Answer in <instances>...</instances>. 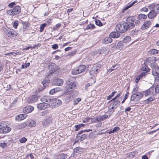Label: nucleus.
<instances>
[{
	"label": "nucleus",
	"instance_id": "f704fd0d",
	"mask_svg": "<svg viewBox=\"0 0 159 159\" xmlns=\"http://www.w3.org/2000/svg\"><path fill=\"white\" fill-rule=\"evenodd\" d=\"M124 47V43L121 41L119 42L116 46V48L119 49H123Z\"/></svg>",
	"mask_w": 159,
	"mask_h": 159
},
{
	"label": "nucleus",
	"instance_id": "09e8293b",
	"mask_svg": "<svg viewBox=\"0 0 159 159\" xmlns=\"http://www.w3.org/2000/svg\"><path fill=\"white\" fill-rule=\"evenodd\" d=\"M119 66V65L118 64L115 65L114 66H113L111 69H110L109 70H111V72L112 71L114 70L117 69V68H118Z\"/></svg>",
	"mask_w": 159,
	"mask_h": 159
},
{
	"label": "nucleus",
	"instance_id": "c85d7f7f",
	"mask_svg": "<svg viewBox=\"0 0 159 159\" xmlns=\"http://www.w3.org/2000/svg\"><path fill=\"white\" fill-rule=\"evenodd\" d=\"M27 116V114L25 113L24 114H21L19 115L16 118V120L20 121L21 120L24 119Z\"/></svg>",
	"mask_w": 159,
	"mask_h": 159
},
{
	"label": "nucleus",
	"instance_id": "9b49d317",
	"mask_svg": "<svg viewBox=\"0 0 159 159\" xmlns=\"http://www.w3.org/2000/svg\"><path fill=\"white\" fill-rule=\"evenodd\" d=\"M50 107V104L47 103H41L37 105V107L39 109L43 110Z\"/></svg>",
	"mask_w": 159,
	"mask_h": 159
},
{
	"label": "nucleus",
	"instance_id": "79ce46f5",
	"mask_svg": "<svg viewBox=\"0 0 159 159\" xmlns=\"http://www.w3.org/2000/svg\"><path fill=\"white\" fill-rule=\"evenodd\" d=\"M141 70L143 71H146V72H148L150 71V69L146 65H144L141 68Z\"/></svg>",
	"mask_w": 159,
	"mask_h": 159
},
{
	"label": "nucleus",
	"instance_id": "e2e57ef3",
	"mask_svg": "<svg viewBox=\"0 0 159 159\" xmlns=\"http://www.w3.org/2000/svg\"><path fill=\"white\" fill-rule=\"evenodd\" d=\"M130 7H131L130 6V3H129L127 5H126V6L125 7H124V8L123 10L124 11H125L127 10V9H128Z\"/></svg>",
	"mask_w": 159,
	"mask_h": 159
},
{
	"label": "nucleus",
	"instance_id": "774afa93",
	"mask_svg": "<svg viewBox=\"0 0 159 159\" xmlns=\"http://www.w3.org/2000/svg\"><path fill=\"white\" fill-rule=\"evenodd\" d=\"M147 74V72H142L139 76L141 78H142L143 76H145Z\"/></svg>",
	"mask_w": 159,
	"mask_h": 159
},
{
	"label": "nucleus",
	"instance_id": "f3484780",
	"mask_svg": "<svg viewBox=\"0 0 159 159\" xmlns=\"http://www.w3.org/2000/svg\"><path fill=\"white\" fill-rule=\"evenodd\" d=\"M145 96L152 95L154 94V87H152L144 92Z\"/></svg>",
	"mask_w": 159,
	"mask_h": 159
},
{
	"label": "nucleus",
	"instance_id": "864d4df0",
	"mask_svg": "<svg viewBox=\"0 0 159 159\" xmlns=\"http://www.w3.org/2000/svg\"><path fill=\"white\" fill-rule=\"evenodd\" d=\"M81 100V99L80 98H78L74 100L73 101V104L74 105H77L78 103Z\"/></svg>",
	"mask_w": 159,
	"mask_h": 159
},
{
	"label": "nucleus",
	"instance_id": "412c9836",
	"mask_svg": "<svg viewBox=\"0 0 159 159\" xmlns=\"http://www.w3.org/2000/svg\"><path fill=\"white\" fill-rule=\"evenodd\" d=\"M87 137V136L86 134H82L81 136H76L75 143L79 140H80V141H82L86 139Z\"/></svg>",
	"mask_w": 159,
	"mask_h": 159
},
{
	"label": "nucleus",
	"instance_id": "f03ea898",
	"mask_svg": "<svg viewBox=\"0 0 159 159\" xmlns=\"http://www.w3.org/2000/svg\"><path fill=\"white\" fill-rule=\"evenodd\" d=\"M75 91H72L71 92L67 91L65 93L64 98L66 103L68 102L72 101L74 98L76 97L75 94Z\"/></svg>",
	"mask_w": 159,
	"mask_h": 159
},
{
	"label": "nucleus",
	"instance_id": "37998d69",
	"mask_svg": "<svg viewBox=\"0 0 159 159\" xmlns=\"http://www.w3.org/2000/svg\"><path fill=\"white\" fill-rule=\"evenodd\" d=\"M120 129L119 127H115L112 130H111V131H110L108 132L109 134H110L112 133H114L118 130Z\"/></svg>",
	"mask_w": 159,
	"mask_h": 159
},
{
	"label": "nucleus",
	"instance_id": "c9c22d12",
	"mask_svg": "<svg viewBox=\"0 0 159 159\" xmlns=\"http://www.w3.org/2000/svg\"><path fill=\"white\" fill-rule=\"evenodd\" d=\"M8 123L7 121H2L0 122V128H2L4 127H6L8 126Z\"/></svg>",
	"mask_w": 159,
	"mask_h": 159
},
{
	"label": "nucleus",
	"instance_id": "0eeeda50",
	"mask_svg": "<svg viewBox=\"0 0 159 159\" xmlns=\"http://www.w3.org/2000/svg\"><path fill=\"white\" fill-rule=\"evenodd\" d=\"M100 66L98 65H95L91 68L89 72L90 75H95L98 73V70L100 69Z\"/></svg>",
	"mask_w": 159,
	"mask_h": 159
},
{
	"label": "nucleus",
	"instance_id": "0e129e2a",
	"mask_svg": "<svg viewBox=\"0 0 159 159\" xmlns=\"http://www.w3.org/2000/svg\"><path fill=\"white\" fill-rule=\"evenodd\" d=\"M130 7H131L130 6V3H129L127 5H126V6L125 7H124V8L123 10L124 11H125L127 10V9H128Z\"/></svg>",
	"mask_w": 159,
	"mask_h": 159
},
{
	"label": "nucleus",
	"instance_id": "4be33fe9",
	"mask_svg": "<svg viewBox=\"0 0 159 159\" xmlns=\"http://www.w3.org/2000/svg\"><path fill=\"white\" fill-rule=\"evenodd\" d=\"M151 24V22L150 20H147L145 21L142 26V29L144 30L149 28Z\"/></svg>",
	"mask_w": 159,
	"mask_h": 159
},
{
	"label": "nucleus",
	"instance_id": "c03bdc74",
	"mask_svg": "<svg viewBox=\"0 0 159 159\" xmlns=\"http://www.w3.org/2000/svg\"><path fill=\"white\" fill-rule=\"evenodd\" d=\"M0 146L2 148H5L7 146V144L3 141H0Z\"/></svg>",
	"mask_w": 159,
	"mask_h": 159
},
{
	"label": "nucleus",
	"instance_id": "423d86ee",
	"mask_svg": "<svg viewBox=\"0 0 159 159\" xmlns=\"http://www.w3.org/2000/svg\"><path fill=\"white\" fill-rule=\"evenodd\" d=\"M61 101L58 99L56 98H53L52 99H51V101L49 104H50V107H57L59 106L61 104Z\"/></svg>",
	"mask_w": 159,
	"mask_h": 159
},
{
	"label": "nucleus",
	"instance_id": "58836bf2",
	"mask_svg": "<svg viewBox=\"0 0 159 159\" xmlns=\"http://www.w3.org/2000/svg\"><path fill=\"white\" fill-rule=\"evenodd\" d=\"M154 98L153 97H149L148 98H147V99L144 101V102L145 103H146V104H148L149 102L153 101L154 100Z\"/></svg>",
	"mask_w": 159,
	"mask_h": 159
},
{
	"label": "nucleus",
	"instance_id": "f257e3e1",
	"mask_svg": "<svg viewBox=\"0 0 159 159\" xmlns=\"http://www.w3.org/2000/svg\"><path fill=\"white\" fill-rule=\"evenodd\" d=\"M132 19L131 17H128L126 19V22H124L116 25V31L119 30V32L122 33L133 28L134 27L135 25L132 22L134 20H132Z\"/></svg>",
	"mask_w": 159,
	"mask_h": 159
},
{
	"label": "nucleus",
	"instance_id": "338daca9",
	"mask_svg": "<svg viewBox=\"0 0 159 159\" xmlns=\"http://www.w3.org/2000/svg\"><path fill=\"white\" fill-rule=\"evenodd\" d=\"M155 76V81L159 83V75H154Z\"/></svg>",
	"mask_w": 159,
	"mask_h": 159
},
{
	"label": "nucleus",
	"instance_id": "dca6fc26",
	"mask_svg": "<svg viewBox=\"0 0 159 159\" xmlns=\"http://www.w3.org/2000/svg\"><path fill=\"white\" fill-rule=\"evenodd\" d=\"M67 89L68 91H72L71 90L72 89L75 87V83L74 82H70L69 81V83H67Z\"/></svg>",
	"mask_w": 159,
	"mask_h": 159
},
{
	"label": "nucleus",
	"instance_id": "a211bd4d",
	"mask_svg": "<svg viewBox=\"0 0 159 159\" xmlns=\"http://www.w3.org/2000/svg\"><path fill=\"white\" fill-rule=\"evenodd\" d=\"M34 109L33 107L30 106H28L25 107L23 109V112L27 114L31 112Z\"/></svg>",
	"mask_w": 159,
	"mask_h": 159
},
{
	"label": "nucleus",
	"instance_id": "4468645a",
	"mask_svg": "<svg viewBox=\"0 0 159 159\" xmlns=\"http://www.w3.org/2000/svg\"><path fill=\"white\" fill-rule=\"evenodd\" d=\"M120 103L119 100H116L113 101L109 106L110 108L111 109H114L117 108Z\"/></svg>",
	"mask_w": 159,
	"mask_h": 159
},
{
	"label": "nucleus",
	"instance_id": "a878e982",
	"mask_svg": "<svg viewBox=\"0 0 159 159\" xmlns=\"http://www.w3.org/2000/svg\"><path fill=\"white\" fill-rule=\"evenodd\" d=\"M40 100L43 102L42 103H49L50 101H51V99H50L49 97L47 96H45L42 97L40 98Z\"/></svg>",
	"mask_w": 159,
	"mask_h": 159
},
{
	"label": "nucleus",
	"instance_id": "13d9d810",
	"mask_svg": "<svg viewBox=\"0 0 159 159\" xmlns=\"http://www.w3.org/2000/svg\"><path fill=\"white\" fill-rule=\"evenodd\" d=\"M155 10L156 11H157L158 13H159V4H156L154 8L153 9Z\"/></svg>",
	"mask_w": 159,
	"mask_h": 159
},
{
	"label": "nucleus",
	"instance_id": "f8f14e48",
	"mask_svg": "<svg viewBox=\"0 0 159 159\" xmlns=\"http://www.w3.org/2000/svg\"><path fill=\"white\" fill-rule=\"evenodd\" d=\"M49 69L52 72H54L57 71L59 67L54 63H52L50 64L48 66Z\"/></svg>",
	"mask_w": 159,
	"mask_h": 159
},
{
	"label": "nucleus",
	"instance_id": "72a5a7b5",
	"mask_svg": "<svg viewBox=\"0 0 159 159\" xmlns=\"http://www.w3.org/2000/svg\"><path fill=\"white\" fill-rule=\"evenodd\" d=\"M159 51L156 49H153L150 50L148 52L149 54L152 55L157 54L158 52Z\"/></svg>",
	"mask_w": 159,
	"mask_h": 159
},
{
	"label": "nucleus",
	"instance_id": "69168bd1",
	"mask_svg": "<svg viewBox=\"0 0 159 159\" xmlns=\"http://www.w3.org/2000/svg\"><path fill=\"white\" fill-rule=\"evenodd\" d=\"M27 140V139L23 137L20 139V141L21 143H25Z\"/></svg>",
	"mask_w": 159,
	"mask_h": 159
},
{
	"label": "nucleus",
	"instance_id": "ea45409f",
	"mask_svg": "<svg viewBox=\"0 0 159 159\" xmlns=\"http://www.w3.org/2000/svg\"><path fill=\"white\" fill-rule=\"evenodd\" d=\"M95 28V26L93 24H90L87 26L86 29L87 30H94Z\"/></svg>",
	"mask_w": 159,
	"mask_h": 159
},
{
	"label": "nucleus",
	"instance_id": "49530a36",
	"mask_svg": "<svg viewBox=\"0 0 159 159\" xmlns=\"http://www.w3.org/2000/svg\"><path fill=\"white\" fill-rule=\"evenodd\" d=\"M46 25L47 24L45 23H43L40 25V32H42L43 31L44 28L46 26Z\"/></svg>",
	"mask_w": 159,
	"mask_h": 159
},
{
	"label": "nucleus",
	"instance_id": "393cba45",
	"mask_svg": "<svg viewBox=\"0 0 159 159\" xmlns=\"http://www.w3.org/2000/svg\"><path fill=\"white\" fill-rule=\"evenodd\" d=\"M61 90L62 89L61 88L57 87L51 89L49 91V93L51 95H53L55 93L61 91Z\"/></svg>",
	"mask_w": 159,
	"mask_h": 159
},
{
	"label": "nucleus",
	"instance_id": "e433bc0d",
	"mask_svg": "<svg viewBox=\"0 0 159 159\" xmlns=\"http://www.w3.org/2000/svg\"><path fill=\"white\" fill-rule=\"evenodd\" d=\"M58 155L59 159H65L67 157L66 154L63 153L59 154Z\"/></svg>",
	"mask_w": 159,
	"mask_h": 159
},
{
	"label": "nucleus",
	"instance_id": "a19ab883",
	"mask_svg": "<svg viewBox=\"0 0 159 159\" xmlns=\"http://www.w3.org/2000/svg\"><path fill=\"white\" fill-rule=\"evenodd\" d=\"M138 89L139 87L137 85H135L134 86L132 90V94H134L138 93Z\"/></svg>",
	"mask_w": 159,
	"mask_h": 159
},
{
	"label": "nucleus",
	"instance_id": "2f4dec72",
	"mask_svg": "<svg viewBox=\"0 0 159 159\" xmlns=\"http://www.w3.org/2000/svg\"><path fill=\"white\" fill-rule=\"evenodd\" d=\"M84 151V149L80 147H78L74 149V152L78 153L81 154Z\"/></svg>",
	"mask_w": 159,
	"mask_h": 159
},
{
	"label": "nucleus",
	"instance_id": "39448f33",
	"mask_svg": "<svg viewBox=\"0 0 159 159\" xmlns=\"http://www.w3.org/2000/svg\"><path fill=\"white\" fill-rule=\"evenodd\" d=\"M143 96V94L141 92L132 94L130 97V101L136 102L139 100Z\"/></svg>",
	"mask_w": 159,
	"mask_h": 159
},
{
	"label": "nucleus",
	"instance_id": "4d7b16f0",
	"mask_svg": "<svg viewBox=\"0 0 159 159\" xmlns=\"http://www.w3.org/2000/svg\"><path fill=\"white\" fill-rule=\"evenodd\" d=\"M18 21L17 20H16L14 22L13 24V26L14 28L16 29L18 25Z\"/></svg>",
	"mask_w": 159,
	"mask_h": 159
},
{
	"label": "nucleus",
	"instance_id": "de8ad7c7",
	"mask_svg": "<svg viewBox=\"0 0 159 159\" xmlns=\"http://www.w3.org/2000/svg\"><path fill=\"white\" fill-rule=\"evenodd\" d=\"M116 93V91H115L113 92L111 95L107 96V99L108 100L110 99L113 97L114 96L115 94Z\"/></svg>",
	"mask_w": 159,
	"mask_h": 159
},
{
	"label": "nucleus",
	"instance_id": "5701e85b",
	"mask_svg": "<svg viewBox=\"0 0 159 159\" xmlns=\"http://www.w3.org/2000/svg\"><path fill=\"white\" fill-rule=\"evenodd\" d=\"M120 34L119 32V30H117L116 32H113L111 33L109 36L111 38H118L120 36Z\"/></svg>",
	"mask_w": 159,
	"mask_h": 159
},
{
	"label": "nucleus",
	"instance_id": "cd10ccee",
	"mask_svg": "<svg viewBox=\"0 0 159 159\" xmlns=\"http://www.w3.org/2000/svg\"><path fill=\"white\" fill-rule=\"evenodd\" d=\"M139 30L136 27L135 29L132 30L130 31V35L133 37H135L137 36L139 32Z\"/></svg>",
	"mask_w": 159,
	"mask_h": 159
},
{
	"label": "nucleus",
	"instance_id": "8fccbe9b",
	"mask_svg": "<svg viewBox=\"0 0 159 159\" xmlns=\"http://www.w3.org/2000/svg\"><path fill=\"white\" fill-rule=\"evenodd\" d=\"M156 93H159V84H157L155 87H154V92Z\"/></svg>",
	"mask_w": 159,
	"mask_h": 159
},
{
	"label": "nucleus",
	"instance_id": "ddd939ff",
	"mask_svg": "<svg viewBox=\"0 0 159 159\" xmlns=\"http://www.w3.org/2000/svg\"><path fill=\"white\" fill-rule=\"evenodd\" d=\"M158 14L157 11H156L155 10H152L150 11L147 15L148 18L153 19L156 17Z\"/></svg>",
	"mask_w": 159,
	"mask_h": 159
},
{
	"label": "nucleus",
	"instance_id": "20e7f679",
	"mask_svg": "<svg viewBox=\"0 0 159 159\" xmlns=\"http://www.w3.org/2000/svg\"><path fill=\"white\" fill-rule=\"evenodd\" d=\"M86 67L84 65H80L78 67L72 70L71 71L72 74L76 75L83 72L85 70Z\"/></svg>",
	"mask_w": 159,
	"mask_h": 159
},
{
	"label": "nucleus",
	"instance_id": "5fc2aeb1",
	"mask_svg": "<svg viewBox=\"0 0 159 159\" xmlns=\"http://www.w3.org/2000/svg\"><path fill=\"white\" fill-rule=\"evenodd\" d=\"M92 85V84L91 83H89L86 84L85 86V90L87 91L88 90L89 87L91 86Z\"/></svg>",
	"mask_w": 159,
	"mask_h": 159
},
{
	"label": "nucleus",
	"instance_id": "2eb2a0df",
	"mask_svg": "<svg viewBox=\"0 0 159 159\" xmlns=\"http://www.w3.org/2000/svg\"><path fill=\"white\" fill-rule=\"evenodd\" d=\"M64 81L63 79L60 78L55 79L53 82L52 84L58 86H61L63 85Z\"/></svg>",
	"mask_w": 159,
	"mask_h": 159
},
{
	"label": "nucleus",
	"instance_id": "680f3d73",
	"mask_svg": "<svg viewBox=\"0 0 159 159\" xmlns=\"http://www.w3.org/2000/svg\"><path fill=\"white\" fill-rule=\"evenodd\" d=\"M52 47L53 49H56L58 48L59 46L57 44H54L52 45Z\"/></svg>",
	"mask_w": 159,
	"mask_h": 159
},
{
	"label": "nucleus",
	"instance_id": "7ed1b4c3",
	"mask_svg": "<svg viewBox=\"0 0 159 159\" xmlns=\"http://www.w3.org/2000/svg\"><path fill=\"white\" fill-rule=\"evenodd\" d=\"M21 8L19 5L14 6L13 8L7 11V13L11 16H15L17 15L21 12Z\"/></svg>",
	"mask_w": 159,
	"mask_h": 159
},
{
	"label": "nucleus",
	"instance_id": "c756f323",
	"mask_svg": "<svg viewBox=\"0 0 159 159\" xmlns=\"http://www.w3.org/2000/svg\"><path fill=\"white\" fill-rule=\"evenodd\" d=\"M147 18V16L143 14H139L137 17L138 19L141 21H144Z\"/></svg>",
	"mask_w": 159,
	"mask_h": 159
},
{
	"label": "nucleus",
	"instance_id": "aec40b11",
	"mask_svg": "<svg viewBox=\"0 0 159 159\" xmlns=\"http://www.w3.org/2000/svg\"><path fill=\"white\" fill-rule=\"evenodd\" d=\"M11 128L8 126L6 127L0 128V133L6 134L9 132L11 130Z\"/></svg>",
	"mask_w": 159,
	"mask_h": 159
},
{
	"label": "nucleus",
	"instance_id": "6e6d98bb",
	"mask_svg": "<svg viewBox=\"0 0 159 159\" xmlns=\"http://www.w3.org/2000/svg\"><path fill=\"white\" fill-rule=\"evenodd\" d=\"M16 6V3L15 2H13L10 3L8 5V6L10 8H13L14 6Z\"/></svg>",
	"mask_w": 159,
	"mask_h": 159
},
{
	"label": "nucleus",
	"instance_id": "603ef678",
	"mask_svg": "<svg viewBox=\"0 0 159 159\" xmlns=\"http://www.w3.org/2000/svg\"><path fill=\"white\" fill-rule=\"evenodd\" d=\"M129 94V93L128 92H126L123 101L121 102L122 103H123L125 102V100L128 98Z\"/></svg>",
	"mask_w": 159,
	"mask_h": 159
},
{
	"label": "nucleus",
	"instance_id": "4c0bfd02",
	"mask_svg": "<svg viewBox=\"0 0 159 159\" xmlns=\"http://www.w3.org/2000/svg\"><path fill=\"white\" fill-rule=\"evenodd\" d=\"M98 117L100 121H102L104 120L109 118L108 116L106 114L102 116H98Z\"/></svg>",
	"mask_w": 159,
	"mask_h": 159
},
{
	"label": "nucleus",
	"instance_id": "1a4fd4ad",
	"mask_svg": "<svg viewBox=\"0 0 159 159\" xmlns=\"http://www.w3.org/2000/svg\"><path fill=\"white\" fill-rule=\"evenodd\" d=\"M40 97L38 94L33 95L27 98L28 102L30 103H33L38 101Z\"/></svg>",
	"mask_w": 159,
	"mask_h": 159
},
{
	"label": "nucleus",
	"instance_id": "9d476101",
	"mask_svg": "<svg viewBox=\"0 0 159 159\" xmlns=\"http://www.w3.org/2000/svg\"><path fill=\"white\" fill-rule=\"evenodd\" d=\"M6 34L8 37H15L17 35V33L13 29H8L6 31Z\"/></svg>",
	"mask_w": 159,
	"mask_h": 159
},
{
	"label": "nucleus",
	"instance_id": "6ab92c4d",
	"mask_svg": "<svg viewBox=\"0 0 159 159\" xmlns=\"http://www.w3.org/2000/svg\"><path fill=\"white\" fill-rule=\"evenodd\" d=\"M52 122V118L49 116H47L45 120H44L43 122V125L46 126H47L49 124L51 123Z\"/></svg>",
	"mask_w": 159,
	"mask_h": 159
},
{
	"label": "nucleus",
	"instance_id": "b1692460",
	"mask_svg": "<svg viewBox=\"0 0 159 159\" xmlns=\"http://www.w3.org/2000/svg\"><path fill=\"white\" fill-rule=\"evenodd\" d=\"M49 77L48 76L46 77L42 82V83L45 87L48 86V84L50 83Z\"/></svg>",
	"mask_w": 159,
	"mask_h": 159
},
{
	"label": "nucleus",
	"instance_id": "a18cd8bd",
	"mask_svg": "<svg viewBox=\"0 0 159 159\" xmlns=\"http://www.w3.org/2000/svg\"><path fill=\"white\" fill-rule=\"evenodd\" d=\"M131 37L130 36H126L123 39V42L124 43H126L128 41H130L131 40Z\"/></svg>",
	"mask_w": 159,
	"mask_h": 159
},
{
	"label": "nucleus",
	"instance_id": "bf43d9fd",
	"mask_svg": "<svg viewBox=\"0 0 159 159\" xmlns=\"http://www.w3.org/2000/svg\"><path fill=\"white\" fill-rule=\"evenodd\" d=\"M30 63L29 62H28L27 63V64H23L22 65L21 67L22 68H26L27 67H28L30 65Z\"/></svg>",
	"mask_w": 159,
	"mask_h": 159
},
{
	"label": "nucleus",
	"instance_id": "3c124183",
	"mask_svg": "<svg viewBox=\"0 0 159 159\" xmlns=\"http://www.w3.org/2000/svg\"><path fill=\"white\" fill-rule=\"evenodd\" d=\"M95 24L99 26H102V23L101 22L100 20H95Z\"/></svg>",
	"mask_w": 159,
	"mask_h": 159
},
{
	"label": "nucleus",
	"instance_id": "052dcab7",
	"mask_svg": "<svg viewBox=\"0 0 159 159\" xmlns=\"http://www.w3.org/2000/svg\"><path fill=\"white\" fill-rule=\"evenodd\" d=\"M76 50H75L70 52L68 54V55L70 56H73L74 55L76 52Z\"/></svg>",
	"mask_w": 159,
	"mask_h": 159
},
{
	"label": "nucleus",
	"instance_id": "7c9ffc66",
	"mask_svg": "<svg viewBox=\"0 0 159 159\" xmlns=\"http://www.w3.org/2000/svg\"><path fill=\"white\" fill-rule=\"evenodd\" d=\"M28 126L30 127H34L36 125V122L34 120H29L27 122Z\"/></svg>",
	"mask_w": 159,
	"mask_h": 159
},
{
	"label": "nucleus",
	"instance_id": "473e14b6",
	"mask_svg": "<svg viewBox=\"0 0 159 159\" xmlns=\"http://www.w3.org/2000/svg\"><path fill=\"white\" fill-rule=\"evenodd\" d=\"M90 123H93L100 121L98 116L90 118Z\"/></svg>",
	"mask_w": 159,
	"mask_h": 159
},
{
	"label": "nucleus",
	"instance_id": "6e6552de",
	"mask_svg": "<svg viewBox=\"0 0 159 159\" xmlns=\"http://www.w3.org/2000/svg\"><path fill=\"white\" fill-rule=\"evenodd\" d=\"M151 66L152 68V73L153 75H159V67L155 64L151 63Z\"/></svg>",
	"mask_w": 159,
	"mask_h": 159
},
{
	"label": "nucleus",
	"instance_id": "bb28decb",
	"mask_svg": "<svg viewBox=\"0 0 159 159\" xmlns=\"http://www.w3.org/2000/svg\"><path fill=\"white\" fill-rule=\"evenodd\" d=\"M112 41V39L110 37H107L105 38L103 40V43L104 44H108Z\"/></svg>",
	"mask_w": 159,
	"mask_h": 159
}]
</instances>
